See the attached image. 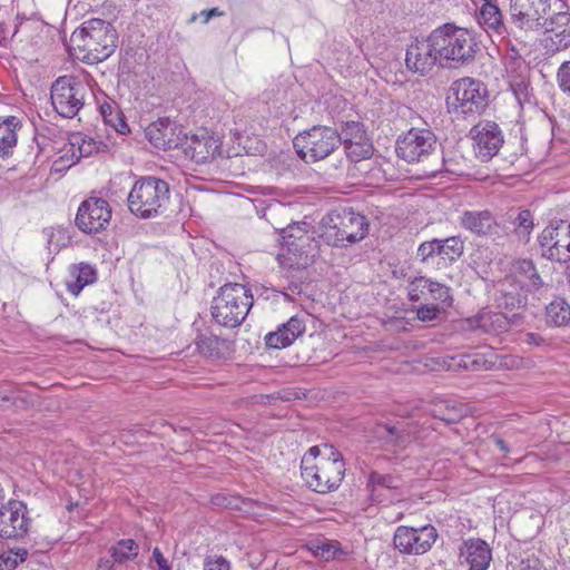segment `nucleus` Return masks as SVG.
Returning a JSON list of instances; mask_svg holds the SVG:
<instances>
[{"instance_id":"1","label":"nucleus","mask_w":570,"mask_h":570,"mask_svg":"<svg viewBox=\"0 0 570 570\" xmlns=\"http://www.w3.org/2000/svg\"><path fill=\"white\" fill-rule=\"evenodd\" d=\"M342 454L332 444L312 446L302 458L301 474L306 485L318 493L336 490L345 475Z\"/></svg>"},{"instance_id":"2","label":"nucleus","mask_w":570,"mask_h":570,"mask_svg":"<svg viewBox=\"0 0 570 570\" xmlns=\"http://www.w3.org/2000/svg\"><path fill=\"white\" fill-rule=\"evenodd\" d=\"M117 31L102 19H89L70 37V52L78 60L95 65L109 58L117 48Z\"/></svg>"},{"instance_id":"3","label":"nucleus","mask_w":570,"mask_h":570,"mask_svg":"<svg viewBox=\"0 0 570 570\" xmlns=\"http://www.w3.org/2000/svg\"><path fill=\"white\" fill-rule=\"evenodd\" d=\"M432 40L439 50L442 68H458L471 62L478 51V42L465 28L445 23L432 32Z\"/></svg>"},{"instance_id":"4","label":"nucleus","mask_w":570,"mask_h":570,"mask_svg":"<svg viewBox=\"0 0 570 570\" xmlns=\"http://www.w3.org/2000/svg\"><path fill=\"white\" fill-rule=\"evenodd\" d=\"M321 238L330 246L344 247L362 240L367 234L365 216L352 208L331 210L322 219Z\"/></svg>"},{"instance_id":"5","label":"nucleus","mask_w":570,"mask_h":570,"mask_svg":"<svg viewBox=\"0 0 570 570\" xmlns=\"http://www.w3.org/2000/svg\"><path fill=\"white\" fill-rule=\"evenodd\" d=\"M169 185L157 177H142L135 181L127 202L137 217L148 219L161 215L169 203Z\"/></svg>"},{"instance_id":"6","label":"nucleus","mask_w":570,"mask_h":570,"mask_svg":"<svg viewBox=\"0 0 570 570\" xmlns=\"http://www.w3.org/2000/svg\"><path fill=\"white\" fill-rule=\"evenodd\" d=\"M252 306L250 291L245 285L229 283L219 288L213 299L210 311L217 324L234 328L245 321Z\"/></svg>"},{"instance_id":"7","label":"nucleus","mask_w":570,"mask_h":570,"mask_svg":"<svg viewBox=\"0 0 570 570\" xmlns=\"http://www.w3.org/2000/svg\"><path fill=\"white\" fill-rule=\"evenodd\" d=\"M282 238V252L278 254V261L285 267L306 268L318 256V242L301 225L284 228Z\"/></svg>"},{"instance_id":"8","label":"nucleus","mask_w":570,"mask_h":570,"mask_svg":"<svg viewBox=\"0 0 570 570\" xmlns=\"http://www.w3.org/2000/svg\"><path fill=\"white\" fill-rule=\"evenodd\" d=\"M293 145L298 157L308 164L327 158L338 148L341 138L335 128L317 125L299 132Z\"/></svg>"},{"instance_id":"9","label":"nucleus","mask_w":570,"mask_h":570,"mask_svg":"<svg viewBox=\"0 0 570 570\" xmlns=\"http://www.w3.org/2000/svg\"><path fill=\"white\" fill-rule=\"evenodd\" d=\"M89 85L76 76L57 78L50 90L55 111L63 118H73L83 108L89 96Z\"/></svg>"},{"instance_id":"10","label":"nucleus","mask_w":570,"mask_h":570,"mask_svg":"<svg viewBox=\"0 0 570 570\" xmlns=\"http://www.w3.org/2000/svg\"><path fill=\"white\" fill-rule=\"evenodd\" d=\"M483 83L470 77L453 81L449 88L448 104L455 114L480 115L488 106Z\"/></svg>"},{"instance_id":"11","label":"nucleus","mask_w":570,"mask_h":570,"mask_svg":"<svg viewBox=\"0 0 570 570\" xmlns=\"http://www.w3.org/2000/svg\"><path fill=\"white\" fill-rule=\"evenodd\" d=\"M435 148L436 137L425 128H412L396 140V154L406 163L424 161Z\"/></svg>"},{"instance_id":"12","label":"nucleus","mask_w":570,"mask_h":570,"mask_svg":"<svg viewBox=\"0 0 570 570\" xmlns=\"http://www.w3.org/2000/svg\"><path fill=\"white\" fill-rule=\"evenodd\" d=\"M540 254L557 263L570 262V223L560 220L547 226L539 236Z\"/></svg>"},{"instance_id":"13","label":"nucleus","mask_w":570,"mask_h":570,"mask_svg":"<svg viewBox=\"0 0 570 570\" xmlns=\"http://www.w3.org/2000/svg\"><path fill=\"white\" fill-rule=\"evenodd\" d=\"M438 539V531L433 525L411 528L400 525L393 537V544L403 554H423L428 552Z\"/></svg>"},{"instance_id":"14","label":"nucleus","mask_w":570,"mask_h":570,"mask_svg":"<svg viewBox=\"0 0 570 570\" xmlns=\"http://www.w3.org/2000/svg\"><path fill=\"white\" fill-rule=\"evenodd\" d=\"M430 430L431 425H426V422L420 426L413 423H401L397 426L380 423L375 426L374 433L386 448L400 450L406 448L412 441L424 440Z\"/></svg>"},{"instance_id":"15","label":"nucleus","mask_w":570,"mask_h":570,"mask_svg":"<svg viewBox=\"0 0 570 570\" xmlns=\"http://www.w3.org/2000/svg\"><path fill=\"white\" fill-rule=\"evenodd\" d=\"M439 50L432 35L426 38H415L406 49V68L419 76H428L435 66L441 67V59H438Z\"/></svg>"},{"instance_id":"16","label":"nucleus","mask_w":570,"mask_h":570,"mask_svg":"<svg viewBox=\"0 0 570 570\" xmlns=\"http://www.w3.org/2000/svg\"><path fill=\"white\" fill-rule=\"evenodd\" d=\"M111 208L107 200L90 197L83 200L77 212L75 224L86 234L99 233L109 225Z\"/></svg>"},{"instance_id":"17","label":"nucleus","mask_w":570,"mask_h":570,"mask_svg":"<svg viewBox=\"0 0 570 570\" xmlns=\"http://www.w3.org/2000/svg\"><path fill=\"white\" fill-rule=\"evenodd\" d=\"M470 136L473 139L475 156L481 161L491 160L504 144L502 130L494 121L478 122L471 128Z\"/></svg>"},{"instance_id":"18","label":"nucleus","mask_w":570,"mask_h":570,"mask_svg":"<svg viewBox=\"0 0 570 570\" xmlns=\"http://www.w3.org/2000/svg\"><path fill=\"white\" fill-rule=\"evenodd\" d=\"M28 508L24 502L9 500L0 504V537L6 539L23 538L30 527Z\"/></svg>"},{"instance_id":"19","label":"nucleus","mask_w":570,"mask_h":570,"mask_svg":"<svg viewBox=\"0 0 570 570\" xmlns=\"http://www.w3.org/2000/svg\"><path fill=\"white\" fill-rule=\"evenodd\" d=\"M338 137L341 138V145L344 146L346 156L352 161H361L373 155V144L362 124L356 121L346 122L341 132H338Z\"/></svg>"},{"instance_id":"20","label":"nucleus","mask_w":570,"mask_h":570,"mask_svg":"<svg viewBox=\"0 0 570 570\" xmlns=\"http://www.w3.org/2000/svg\"><path fill=\"white\" fill-rule=\"evenodd\" d=\"M461 227L478 236H490L500 239L508 235L507 230L488 210H464L459 218Z\"/></svg>"},{"instance_id":"21","label":"nucleus","mask_w":570,"mask_h":570,"mask_svg":"<svg viewBox=\"0 0 570 570\" xmlns=\"http://www.w3.org/2000/svg\"><path fill=\"white\" fill-rule=\"evenodd\" d=\"M99 147L100 142L96 141L91 137H88L81 132L71 134L68 149L58 160L55 161L56 170H61L65 167H71L81 158L89 157L97 153Z\"/></svg>"},{"instance_id":"22","label":"nucleus","mask_w":570,"mask_h":570,"mask_svg":"<svg viewBox=\"0 0 570 570\" xmlns=\"http://www.w3.org/2000/svg\"><path fill=\"white\" fill-rule=\"evenodd\" d=\"M218 139L207 131H200L190 137H186L184 142V153L196 164H205L213 160L219 153Z\"/></svg>"},{"instance_id":"23","label":"nucleus","mask_w":570,"mask_h":570,"mask_svg":"<svg viewBox=\"0 0 570 570\" xmlns=\"http://www.w3.org/2000/svg\"><path fill=\"white\" fill-rule=\"evenodd\" d=\"M522 315L512 313L511 315L501 312H482L473 320V326L488 334H500L518 327L522 324Z\"/></svg>"},{"instance_id":"24","label":"nucleus","mask_w":570,"mask_h":570,"mask_svg":"<svg viewBox=\"0 0 570 570\" xmlns=\"http://www.w3.org/2000/svg\"><path fill=\"white\" fill-rule=\"evenodd\" d=\"M401 480L392 474H382L372 471L368 474L366 488L372 502L384 503L396 499L395 491L400 488Z\"/></svg>"},{"instance_id":"25","label":"nucleus","mask_w":570,"mask_h":570,"mask_svg":"<svg viewBox=\"0 0 570 570\" xmlns=\"http://www.w3.org/2000/svg\"><path fill=\"white\" fill-rule=\"evenodd\" d=\"M504 283H515L521 289L532 292L539 289L543 283L531 259H517L511 264L510 274Z\"/></svg>"},{"instance_id":"26","label":"nucleus","mask_w":570,"mask_h":570,"mask_svg":"<svg viewBox=\"0 0 570 570\" xmlns=\"http://www.w3.org/2000/svg\"><path fill=\"white\" fill-rule=\"evenodd\" d=\"M560 10L550 18H543V27L550 33L551 40L558 48H567L570 46V12L563 10L567 8L564 1H560Z\"/></svg>"},{"instance_id":"27","label":"nucleus","mask_w":570,"mask_h":570,"mask_svg":"<svg viewBox=\"0 0 570 570\" xmlns=\"http://www.w3.org/2000/svg\"><path fill=\"white\" fill-rule=\"evenodd\" d=\"M305 332L303 320L297 316L291 317L286 323L279 325L275 332L265 336V343L272 348H285Z\"/></svg>"},{"instance_id":"28","label":"nucleus","mask_w":570,"mask_h":570,"mask_svg":"<svg viewBox=\"0 0 570 570\" xmlns=\"http://www.w3.org/2000/svg\"><path fill=\"white\" fill-rule=\"evenodd\" d=\"M149 141L158 149L169 150L179 145L174 125L168 119H159L146 129Z\"/></svg>"},{"instance_id":"29","label":"nucleus","mask_w":570,"mask_h":570,"mask_svg":"<svg viewBox=\"0 0 570 570\" xmlns=\"http://www.w3.org/2000/svg\"><path fill=\"white\" fill-rule=\"evenodd\" d=\"M461 557L464 558L470 570H487L491 561V550L481 539L469 540L461 549Z\"/></svg>"},{"instance_id":"30","label":"nucleus","mask_w":570,"mask_h":570,"mask_svg":"<svg viewBox=\"0 0 570 570\" xmlns=\"http://www.w3.org/2000/svg\"><path fill=\"white\" fill-rule=\"evenodd\" d=\"M70 275L73 281L67 283V288L72 295H78L81 289L96 281V269L89 265L81 263L79 266L70 268Z\"/></svg>"},{"instance_id":"31","label":"nucleus","mask_w":570,"mask_h":570,"mask_svg":"<svg viewBox=\"0 0 570 570\" xmlns=\"http://www.w3.org/2000/svg\"><path fill=\"white\" fill-rule=\"evenodd\" d=\"M20 125L17 117H7L0 124V157H7L12 153L17 144L16 129Z\"/></svg>"},{"instance_id":"32","label":"nucleus","mask_w":570,"mask_h":570,"mask_svg":"<svg viewBox=\"0 0 570 570\" xmlns=\"http://www.w3.org/2000/svg\"><path fill=\"white\" fill-rule=\"evenodd\" d=\"M546 320L550 325H567L570 322V305L561 297L554 298L546 307Z\"/></svg>"},{"instance_id":"33","label":"nucleus","mask_w":570,"mask_h":570,"mask_svg":"<svg viewBox=\"0 0 570 570\" xmlns=\"http://www.w3.org/2000/svg\"><path fill=\"white\" fill-rule=\"evenodd\" d=\"M109 553L115 562L134 560L139 553V546L132 539H121L110 547Z\"/></svg>"},{"instance_id":"34","label":"nucleus","mask_w":570,"mask_h":570,"mask_svg":"<svg viewBox=\"0 0 570 570\" xmlns=\"http://www.w3.org/2000/svg\"><path fill=\"white\" fill-rule=\"evenodd\" d=\"M464 253V240L460 236H451L439 239V256L450 262H455Z\"/></svg>"},{"instance_id":"35","label":"nucleus","mask_w":570,"mask_h":570,"mask_svg":"<svg viewBox=\"0 0 570 570\" xmlns=\"http://www.w3.org/2000/svg\"><path fill=\"white\" fill-rule=\"evenodd\" d=\"M481 22L489 29L500 32L504 26L500 9L490 2H484L480 11Z\"/></svg>"},{"instance_id":"36","label":"nucleus","mask_w":570,"mask_h":570,"mask_svg":"<svg viewBox=\"0 0 570 570\" xmlns=\"http://www.w3.org/2000/svg\"><path fill=\"white\" fill-rule=\"evenodd\" d=\"M100 114L106 125H109L119 134L129 131L128 125L125 122L120 111L110 104L100 106Z\"/></svg>"},{"instance_id":"37","label":"nucleus","mask_w":570,"mask_h":570,"mask_svg":"<svg viewBox=\"0 0 570 570\" xmlns=\"http://www.w3.org/2000/svg\"><path fill=\"white\" fill-rule=\"evenodd\" d=\"M28 556L24 548L8 550L0 553V570H14Z\"/></svg>"},{"instance_id":"38","label":"nucleus","mask_w":570,"mask_h":570,"mask_svg":"<svg viewBox=\"0 0 570 570\" xmlns=\"http://www.w3.org/2000/svg\"><path fill=\"white\" fill-rule=\"evenodd\" d=\"M309 550L315 557L330 561L340 551V544L337 542L317 540L311 543Z\"/></svg>"},{"instance_id":"39","label":"nucleus","mask_w":570,"mask_h":570,"mask_svg":"<svg viewBox=\"0 0 570 570\" xmlns=\"http://www.w3.org/2000/svg\"><path fill=\"white\" fill-rule=\"evenodd\" d=\"M429 282L430 278L419 276L409 282L407 296L411 302H419L422 298H426L429 295Z\"/></svg>"},{"instance_id":"40","label":"nucleus","mask_w":570,"mask_h":570,"mask_svg":"<svg viewBox=\"0 0 570 570\" xmlns=\"http://www.w3.org/2000/svg\"><path fill=\"white\" fill-rule=\"evenodd\" d=\"M428 285H429L428 293L432 299L439 301V302L445 304V306H451L453 298L450 293V287H448L446 285H444L442 283L433 281L431 278H430V282Z\"/></svg>"},{"instance_id":"41","label":"nucleus","mask_w":570,"mask_h":570,"mask_svg":"<svg viewBox=\"0 0 570 570\" xmlns=\"http://www.w3.org/2000/svg\"><path fill=\"white\" fill-rule=\"evenodd\" d=\"M213 505L224 509H240L243 500L238 497H232L224 493L214 494L210 499Z\"/></svg>"},{"instance_id":"42","label":"nucleus","mask_w":570,"mask_h":570,"mask_svg":"<svg viewBox=\"0 0 570 570\" xmlns=\"http://www.w3.org/2000/svg\"><path fill=\"white\" fill-rule=\"evenodd\" d=\"M557 81L560 90L570 97V60L561 63L557 71Z\"/></svg>"},{"instance_id":"43","label":"nucleus","mask_w":570,"mask_h":570,"mask_svg":"<svg viewBox=\"0 0 570 570\" xmlns=\"http://www.w3.org/2000/svg\"><path fill=\"white\" fill-rule=\"evenodd\" d=\"M434 255L439 256V239L438 238H434L429 242H424L417 248L416 257L422 262H426L429 258L433 257Z\"/></svg>"},{"instance_id":"44","label":"nucleus","mask_w":570,"mask_h":570,"mask_svg":"<svg viewBox=\"0 0 570 570\" xmlns=\"http://www.w3.org/2000/svg\"><path fill=\"white\" fill-rule=\"evenodd\" d=\"M204 570H230V562L222 556H208L204 560Z\"/></svg>"},{"instance_id":"45","label":"nucleus","mask_w":570,"mask_h":570,"mask_svg":"<svg viewBox=\"0 0 570 570\" xmlns=\"http://www.w3.org/2000/svg\"><path fill=\"white\" fill-rule=\"evenodd\" d=\"M517 229L529 234L533 228L532 215L530 210H521L513 222Z\"/></svg>"},{"instance_id":"46","label":"nucleus","mask_w":570,"mask_h":570,"mask_svg":"<svg viewBox=\"0 0 570 570\" xmlns=\"http://www.w3.org/2000/svg\"><path fill=\"white\" fill-rule=\"evenodd\" d=\"M490 362L485 360L481 355L475 356H466L465 360H463L462 366L466 370H473V371H480V370H488L490 368Z\"/></svg>"},{"instance_id":"47","label":"nucleus","mask_w":570,"mask_h":570,"mask_svg":"<svg viewBox=\"0 0 570 570\" xmlns=\"http://www.w3.org/2000/svg\"><path fill=\"white\" fill-rule=\"evenodd\" d=\"M440 313V308L434 304H425L417 308L416 316L420 321H434Z\"/></svg>"},{"instance_id":"48","label":"nucleus","mask_w":570,"mask_h":570,"mask_svg":"<svg viewBox=\"0 0 570 570\" xmlns=\"http://www.w3.org/2000/svg\"><path fill=\"white\" fill-rule=\"evenodd\" d=\"M196 345L202 353H212L213 346L217 345V340L200 335L196 340Z\"/></svg>"},{"instance_id":"49","label":"nucleus","mask_w":570,"mask_h":570,"mask_svg":"<svg viewBox=\"0 0 570 570\" xmlns=\"http://www.w3.org/2000/svg\"><path fill=\"white\" fill-rule=\"evenodd\" d=\"M521 570H548V569L539 559L528 558L527 560L522 561Z\"/></svg>"},{"instance_id":"50","label":"nucleus","mask_w":570,"mask_h":570,"mask_svg":"<svg viewBox=\"0 0 570 570\" xmlns=\"http://www.w3.org/2000/svg\"><path fill=\"white\" fill-rule=\"evenodd\" d=\"M222 16H224V12L222 10H219L218 8L206 9V10H202L199 12V17L203 18V23H207L209 21V19H212L214 17H222Z\"/></svg>"},{"instance_id":"51","label":"nucleus","mask_w":570,"mask_h":570,"mask_svg":"<svg viewBox=\"0 0 570 570\" xmlns=\"http://www.w3.org/2000/svg\"><path fill=\"white\" fill-rule=\"evenodd\" d=\"M115 561L111 558L101 557L97 561L96 570H114Z\"/></svg>"},{"instance_id":"52","label":"nucleus","mask_w":570,"mask_h":570,"mask_svg":"<svg viewBox=\"0 0 570 570\" xmlns=\"http://www.w3.org/2000/svg\"><path fill=\"white\" fill-rule=\"evenodd\" d=\"M504 297H505L504 304L507 306H510V305L515 306L517 305L518 307H520L521 305L524 304V297H521L520 295L515 298L509 293V294H505Z\"/></svg>"},{"instance_id":"53","label":"nucleus","mask_w":570,"mask_h":570,"mask_svg":"<svg viewBox=\"0 0 570 570\" xmlns=\"http://www.w3.org/2000/svg\"><path fill=\"white\" fill-rule=\"evenodd\" d=\"M495 445L504 453H509L510 449L505 441L500 435H492Z\"/></svg>"},{"instance_id":"54","label":"nucleus","mask_w":570,"mask_h":570,"mask_svg":"<svg viewBox=\"0 0 570 570\" xmlns=\"http://www.w3.org/2000/svg\"><path fill=\"white\" fill-rule=\"evenodd\" d=\"M153 557L157 563V566H160L163 564L164 562L167 561V559L163 556V553L160 552L159 548H155L153 550Z\"/></svg>"},{"instance_id":"55","label":"nucleus","mask_w":570,"mask_h":570,"mask_svg":"<svg viewBox=\"0 0 570 570\" xmlns=\"http://www.w3.org/2000/svg\"><path fill=\"white\" fill-rule=\"evenodd\" d=\"M6 40L4 36V26L0 24V45H2V41Z\"/></svg>"},{"instance_id":"56","label":"nucleus","mask_w":570,"mask_h":570,"mask_svg":"<svg viewBox=\"0 0 570 570\" xmlns=\"http://www.w3.org/2000/svg\"><path fill=\"white\" fill-rule=\"evenodd\" d=\"M158 570H171L168 561L164 562L163 564L158 566Z\"/></svg>"},{"instance_id":"57","label":"nucleus","mask_w":570,"mask_h":570,"mask_svg":"<svg viewBox=\"0 0 570 570\" xmlns=\"http://www.w3.org/2000/svg\"><path fill=\"white\" fill-rule=\"evenodd\" d=\"M196 18H197V16H196V14L191 16L190 21H191V22H193V21H195V20H196Z\"/></svg>"},{"instance_id":"58","label":"nucleus","mask_w":570,"mask_h":570,"mask_svg":"<svg viewBox=\"0 0 570 570\" xmlns=\"http://www.w3.org/2000/svg\"><path fill=\"white\" fill-rule=\"evenodd\" d=\"M484 2H490L491 0H483Z\"/></svg>"},{"instance_id":"59","label":"nucleus","mask_w":570,"mask_h":570,"mask_svg":"<svg viewBox=\"0 0 570 570\" xmlns=\"http://www.w3.org/2000/svg\"><path fill=\"white\" fill-rule=\"evenodd\" d=\"M2 120H3V119H2V118H0V124L2 122Z\"/></svg>"}]
</instances>
